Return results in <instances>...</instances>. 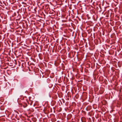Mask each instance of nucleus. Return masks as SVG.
Listing matches in <instances>:
<instances>
[{"mask_svg":"<svg viewBox=\"0 0 122 122\" xmlns=\"http://www.w3.org/2000/svg\"><path fill=\"white\" fill-rule=\"evenodd\" d=\"M47 38H46V40H47Z\"/></svg>","mask_w":122,"mask_h":122,"instance_id":"6e6552de","label":"nucleus"},{"mask_svg":"<svg viewBox=\"0 0 122 122\" xmlns=\"http://www.w3.org/2000/svg\"><path fill=\"white\" fill-rule=\"evenodd\" d=\"M50 73V70H46V75L47 74V75H48Z\"/></svg>","mask_w":122,"mask_h":122,"instance_id":"f03ea898","label":"nucleus"},{"mask_svg":"<svg viewBox=\"0 0 122 122\" xmlns=\"http://www.w3.org/2000/svg\"><path fill=\"white\" fill-rule=\"evenodd\" d=\"M49 46H48V45H47V46H46V48H48V47L49 48Z\"/></svg>","mask_w":122,"mask_h":122,"instance_id":"423d86ee","label":"nucleus"},{"mask_svg":"<svg viewBox=\"0 0 122 122\" xmlns=\"http://www.w3.org/2000/svg\"><path fill=\"white\" fill-rule=\"evenodd\" d=\"M46 3H47V2H48V3H49V1H48L47 0H46ZM47 7V9H48L49 8V5L48 4H46V7Z\"/></svg>","mask_w":122,"mask_h":122,"instance_id":"f257e3e1","label":"nucleus"},{"mask_svg":"<svg viewBox=\"0 0 122 122\" xmlns=\"http://www.w3.org/2000/svg\"><path fill=\"white\" fill-rule=\"evenodd\" d=\"M50 49L49 48L48 49V51H50Z\"/></svg>","mask_w":122,"mask_h":122,"instance_id":"0eeeda50","label":"nucleus"},{"mask_svg":"<svg viewBox=\"0 0 122 122\" xmlns=\"http://www.w3.org/2000/svg\"><path fill=\"white\" fill-rule=\"evenodd\" d=\"M47 81L49 83L50 81V80L49 79H47Z\"/></svg>","mask_w":122,"mask_h":122,"instance_id":"39448f33","label":"nucleus"},{"mask_svg":"<svg viewBox=\"0 0 122 122\" xmlns=\"http://www.w3.org/2000/svg\"><path fill=\"white\" fill-rule=\"evenodd\" d=\"M48 30L49 31H51V27H49L48 28H47Z\"/></svg>","mask_w":122,"mask_h":122,"instance_id":"7ed1b4c3","label":"nucleus"},{"mask_svg":"<svg viewBox=\"0 0 122 122\" xmlns=\"http://www.w3.org/2000/svg\"><path fill=\"white\" fill-rule=\"evenodd\" d=\"M50 22L48 21H46V24L49 25L50 24Z\"/></svg>","mask_w":122,"mask_h":122,"instance_id":"20e7f679","label":"nucleus"}]
</instances>
